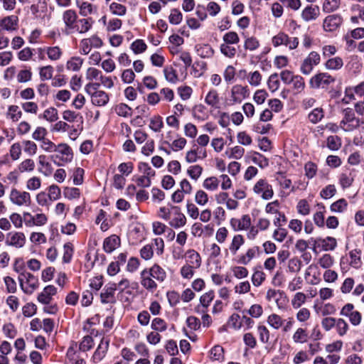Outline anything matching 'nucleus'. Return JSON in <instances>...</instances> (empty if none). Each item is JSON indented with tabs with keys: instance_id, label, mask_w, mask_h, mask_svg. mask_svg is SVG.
<instances>
[{
	"instance_id": "f257e3e1",
	"label": "nucleus",
	"mask_w": 364,
	"mask_h": 364,
	"mask_svg": "<svg viewBox=\"0 0 364 364\" xmlns=\"http://www.w3.org/2000/svg\"><path fill=\"white\" fill-rule=\"evenodd\" d=\"M167 274L159 264L154 263L151 267L144 269L140 272L141 285L148 291L154 292L158 288V284L165 282Z\"/></svg>"
},
{
	"instance_id": "f03ea898",
	"label": "nucleus",
	"mask_w": 364,
	"mask_h": 364,
	"mask_svg": "<svg viewBox=\"0 0 364 364\" xmlns=\"http://www.w3.org/2000/svg\"><path fill=\"white\" fill-rule=\"evenodd\" d=\"M73 155V149L68 144L60 143L50 158L55 165L63 166L72 161Z\"/></svg>"
},
{
	"instance_id": "7ed1b4c3",
	"label": "nucleus",
	"mask_w": 364,
	"mask_h": 364,
	"mask_svg": "<svg viewBox=\"0 0 364 364\" xmlns=\"http://www.w3.org/2000/svg\"><path fill=\"white\" fill-rule=\"evenodd\" d=\"M336 82L335 77L328 73H318L313 75L309 81L310 88L314 90H328Z\"/></svg>"
},
{
	"instance_id": "20e7f679",
	"label": "nucleus",
	"mask_w": 364,
	"mask_h": 364,
	"mask_svg": "<svg viewBox=\"0 0 364 364\" xmlns=\"http://www.w3.org/2000/svg\"><path fill=\"white\" fill-rule=\"evenodd\" d=\"M343 117L340 122V127L345 132H352L360 125V119L356 118L352 108H346L343 110Z\"/></svg>"
},
{
	"instance_id": "39448f33",
	"label": "nucleus",
	"mask_w": 364,
	"mask_h": 364,
	"mask_svg": "<svg viewBox=\"0 0 364 364\" xmlns=\"http://www.w3.org/2000/svg\"><path fill=\"white\" fill-rule=\"evenodd\" d=\"M18 281L22 291L27 294H33L39 286L38 279L28 272L18 276Z\"/></svg>"
},
{
	"instance_id": "423d86ee",
	"label": "nucleus",
	"mask_w": 364,
	"mask_h": 364,
	"mask_svg": "<svg viewBox=\"0 0 364 364\" xmlns=\"http://www.w3.org/2000/svg\"><path fill=\"white\" fill-rule=\"evenodd\" d=\"M321 62V56L316 51H311L301 62L300 72L304 75H310L314 66L318 65Z\"/></svg>"
},
{
	"instance_id": "0eeeda50",
	"label": "nucleus",
	"mask_w": 364,
	"mask_h": 364,
	"mask_svg": "<svg viewBox=\"0 0 364 364\" xmlns=\"http://www.w3.org/2000/svg\"><path fill=\"white\" fill-rule=\"evenodd\" d=\"M253 192L259 196L263 200H269L274 196V191L271 184L264 178L259 179L253 186Z\"/></svg>"
},
{
	"instance_id": "6e6552de",
	"label": "nucleus",
	"mask_w": 364,
	"mask_h": 364,
	"mask_svg": "<svg viewBox=\"0 0 364 364\" xmlns=\"http://www.w3.org/2000/svg\"><path fill=\"white\" fill-rule=\"evenodd\" d=\"M11 202L18 206H30L31 198L29 193L12 188L9 194Z\"/></svg>"
},
{
	"instance_id": "1a4fd4ad",
	"label": "nucleus",
	"mask_w": 364,
	"mask_h": 364,
	"mask_svg": "<svg viewBox=\"0 0 364 364\" xmlns=\"http://www.w3.org/2000/svg\"><path fill=\"white\" fill-rule=\"evenodd\" d=\"M168 224L174 228L183 227L186 223V218L178 206L171 205V215L168 219Z\"/></svg>"
},
{
	"instance_id": "9d476101",
	"label": "nucleus",
	"mask_w": 364,
	"mask_h": 364,
	"mask_svg": "<svg viewBox=\"0 0 364 364\" xmlns=\"http://www.w3.org/2000/svg\"><path fill=\"white\" fill-rule=\"evenodd\" d=\"M250 90L247 86L235 85L230 90V101L231 104H240L242 101L249 97Z\"/></svg>"
},
{
	"instance_id": "9b49d317",
	"label": "nucleus",
	"mask_w": 364,
	"mask_h": 364,
	"mask_svg": "<svg viewBox=\"0 0 364 364\" xmlns=\"http://www.w3.org/2000/svg\"><path fill=\"white\" fill-rule=\"evenodd\" d=\"M26 237L23 232L12 231L6 234L5 244L15 248H22L25 246Z\"/></svg>"
},
{
	"instance_id": "f8f14e48",
	"label": "nucleus",
	"mask_w": 364,
	"mask_h": 364,
	"mask_svg": "<svg viewBox=\"0 0 364 364\" xmlns=\"http://www.w3.org/2000/svg\"><path fill=\"white\" fill-rule=\"evenodd\" d=\"M355 307L353 304H346L341 310L340 315L348 317L353 326H358L362 320L361 314L354 310Z\"/></svg>"
},
{
	"instance_id": "ddd939ff",
	"label": "nucleus",
	"mask_w": 364,
	"mask_h": 364,
	"mask_svg": "<svg viewBox=\"0 0 364 364\" xmlns=\"http://www.w3.org/2000/svg\"><path fill=\"white\" fill-rule=\"evenodd\" d=\"M23 219L26 227L42 226L48 222V217L44 213L33 215L28 212H24Z\"/></svg>"
},
{
	"instance_id": "4468645a",
	"label": "nucleus",
	"mask_w": 364,
	"mask_h": 364,
	"mask_svg": "<svg viewBox=\"0 0 364 364\" xmlns=\"http://www.w3.org/2000/svg\"><path fill=\"white\" fill-rule=\"evenodd\" d=\"M18 17L16 15L0 18V33L6 31L13 32L18 28Z\"/></svg>"
},
{
	"instance_id": "2eb2a0df",
	"label": "nucleus",
	"mask_w": 364,
	"mask_h": 364,
	"mask_svg": "<svg viewBox=\"0 0 364 364\" xmlns=\"http://www.w3.org/2000/svg\"><path fill=\"white\" fill-rule=\"evenodd\" d=\"M343 22V18L339 14L327 16L323 22V28L325 31L333 32L336 31Z\"/></svg>"
},
{
	"instance_id": "dca6fc26",
	"label": "nucleus",
	"mask_w": 364,
	"mask_h": 364,
	"mask_svg": "<svg viewBox=\"0 0 364 364\" xmlns=\"http://www.w3.org/2000/svg\"><path fill=\"white\" fill-rule=\"evenodd\" d=\"M320 8L317 5L309 4L301 11V17L306 21H313L316 20L320 16Z\"/></svg>"
},
{
	"instance_id": "f3484780",
	"label": "nucleus",
	"mask_w": 364,
	"mask_h": 364,
	"mask_svg": "<svg viewBox=\"0 0 364 364\" xmlns=\"http://www.w3.org/2000/svg\"><path fill=\"white\" fill-rule=\"evenodd\" d=\"M230 223L235 231L247 230L251 225V218L249 215H243L240 218H232Z\"/></svg>"
},
{
	"instance_id": "a211bd4d",
	"label": "nucleus",
	"mask_w": 364,
	"mask_h": 364,
	"mask_svg": "<svg viewBox=\"0 0 364 364\" xmlns=\"http://www.w3.org/2000/svg\"><path fill=\"white\" fill-rule=\"evenodd\" d=\"M77 20V15L75 10L68 9L63 12V21L65 26V29L68 31V32L72 33L73 28H75V25Z\"/></svg>"
},
{
	"instance_id": "6ab92c4d",
	"label": "nucleus",
	"mask_w": 364,
	"mask_h": 364,
	"mask_svg": "<svg viewBox=\"0 0 364 364\" xmlns=\"http://www.w3.org/2000/svg\"><path fill=\"white\" fill-rule=\"evenodd\" d=\"M215 298V292L210 290L200 297V304L196 306V311L200 313H206L210 303Z\"/></svg>"
},
{
	"instance_id": "aec40b11",
	"label": "nucleus",
	"mask_w": 364,
	"mask_h": 364,
	"mask_svg": "<svg viewBox=\"0 0 364 364\" xmlns=\"http://www.w3.org/2000/svg\"><path fill=\"white\" fill-rule=\"evenodd\" d=\"M57 293V289L53 285L46 286L42 292L38 296V301L43 304H48L53 299V296Z\"/></svg>"
},
{
	"instance_id": "412c9836",
	"label": "nucleus",
	"mask_w": 364,
	"mask_h": 364,
	"mask_svg": "<svg viewBox=\"0 0 364 364\" xmlns=\"http://www.w3.org/2000/svg\"><path fill=\"white\" fill-rule=\"evenodd\" d=\"M117 290V284L114 283L110 286H106L100 294L101 301L104 304L114 303V293Z\"/></svg>"
},
{
	"instance_id": "4be33fe9",
	"label": "nucleus",
	"mask_w": 364,
	"mask_h": 364,
	"mask_svg": "<svg viewBox=\"0 0 364 364\" xmlns=\"http://www.w3.org/2000/svg\"><path fill=\"white\" fill-rule=\"evenodd\" d=\"M39 173L45 176H50L53 171L51 164L48 161L47 156L44 154L39 155L38 157Z\"/></svg>"
},
{
	"instance_id": "5701e85b",
	"label": "nucleus",
	"mask_w": 364,
	"mask_h": 364,
	"mask_svg": "<svg viewBox=\"0 0 364 364\" xmlns=\"http://www.w3.org/2000/svg\"><path fill=\"white\" fill-rule=\"evenodd\" d=\"M90 96L91 97L92 104L97 107L105 106L109 100V95L102 90L94 92L90 95Z\"/></svg>"
},
{
	"instance_id": "b1692460",
	"label": "nucleus",
	"mask_w": 364,
	"mask_h": 364,
	"mask_svg": "<svg viewBox=\"0 0 364 364\" xmlns=\"http://www.w3.org/2000/svg\"><path fill=\"white\" fill-rule=\"evenodd\" d=\"M315 245L321 247L324 251L334 250L337 246V241L333 237H326V238H317L314 241Z\"/></svg>"
},
{
	"instance_id": "393cba45",
	"label": "nucleus",
	"mask_w": 364,
	"mask_h": 364,
	"mask_svg": "<svg viewBox=\"0 0 364 364\" xmlns=\"http://www.w3.org/2000/svg\"><path fill=\"white\" fill-rule=\"evenodd\" d=\"M120 238L116 235H112L105 239L103 242L104 250L107 253H111L120 246Z\"/></svg>"
},
{
	"instance_id": "a878e982",
	"label": "nucleus",
	"mask_w": 364,
	"mask_h": 364,
	"mask_svg": "<svg viewBox=\"0 0 364 364\" xmlns=\"http://www.w3.org/2000/svg\"><path fill=\"white\" fill-rule=\"evenodd\" d=\"M186 264L198 269L201 265V257L194 250H188L186 253Z\"/></svg>"
},
{
	"instance_id": "bb28decb",
	"label": "nucleus",
	"mask_w": 364,
	"mask_h": 364,
	"mask_svg": "<svg viewBox=\"0 0 364 364\" xmlns=\"http://www.w3.org/2000/svg\"><path fill=\"white\" fill-rule=\"evenodd\" d=\"M258 252L259 247L257 246L249 248L246 251L245 254L239 256L237 263L243 265L248 264L251 260L255 257Z\"/></svg>"
},
{
	"instance_id": "cd10ccee",
	"label": "nucleus",
	"mask_w": 364,
	"mask_h": 364,
	"mask_svg": "<svg viewBox=\"0 0 364 364\" xmlns=\"http://www.w3.org/2000/svg\"><path fill=\"white\" fill-rule=\"evenodd\" d=\"M318 209L316 212L314 214V223L319 228H323L325 225V220L324 216L326 213V209L325 205L323 203L317 204Z\"/></svg>"
},
{
	"instance_id": "c85d7f7f",
	"label": "nucleus",
	"mask_w": 364,
	"mask_h": 364,
	"mask_svg": "<svg viewBox=\"0 0 364 364\" xmlns=\"http://www.w3.org/2000/svg\"><path fill=\"white\" fill-rule=\"evenodd\" d=\"M92 25V18H80L77 19L73 28V32L76 31L79 33H85L87 32Z\"/></svg>"
},
{
	"instance_id": "c756f323",
	"label": "nucleus",
	"mask_w": 364,
	"mask_h": 364,
	"mask_svg": "<svg viewBox=\"0 0 364 364\" xmlns=\"http://www.w3.org/2000/svg\"><path fill=\"white\" fill-rule=\"evenodd\" d=\"M245 237L240 234L235 235L229 245V250L232 255H235L240 248L245 244Z\"/></svg>"
},
{
	"instance_id": "7c9ffc66",
	"label": "nucleus",
	"mask_w": 364,
	"mask_h": 364,
	"mask_svg": "<svg viewBox=\"0 0 364 364\" xmlns=\"http://www.w3.org/2000/svg\"><path fill=\"white\" fill-rule=\"evenodd\" d=\"M197 54L203 58H210L214 55V50L209 44H198L196 46Z\"/></svg>"
},
{
	"instance_id": "2f4dec72",
	"label": "nucleus",
	"mask_w": 364,
	"mask_h": 364,
	"mask_svg": "<svg viewBox=\"0 0 364 364\" xmlns=\"http://www.w3.org/2000/svg\"><path fill=\"white\" fill-rule=\"evenodd\" d=\"M23 150L28 156H34L38 151V146L33 141L25 139L21 141Z\"/></svg>"
},
{
	"instance_id": "473e14b6",
	"label": "nucleus",
	"mask_w": 364,
	"mask_h": 364,
	"mask_svg": "<svg viewBox=\"0 0 364 364\" xmlns=\"http://www.w3.org/2000/svg\"><path fill=\"white\" fill-rule=\"evenodd\" d=\"M284 321H285L277 314H272L267 318V323L276 330L283 326Z\"/></svg>"
},
{
	"instance_id": "72a5a7b5",
	"label": "nucleus",
	"mask_w": 364,
	"mask_h": 364,
	"mask_svg": "<svg viewBox=\"0 0 364 364\" xmlns=\"http://www.w3.org/2000/svg\"><path fill=\"white\" fill-rule=\"evenodd\" d=\"M193 116L198 120L204 121L207 119L208 114L206 107L202 104L195 105L193 108Z\"/></svg>"
},
{
	"instance_id": "f704fd0d",
	"label": "nucleus",
	"mask_w": 364,
	"mask_h": 364,
	"mask_svg": "<svg viewBox=\"0 0 364 364\" xmlns=\"http://www.w3.org/2000/svg\"><path fill=\"white\" fill-rule=\"evenodd\" d=\"M36 167L34 161L32 159H26L23 160L17 167L19 173L32 172Z\"/></svg>"
},
{
	"instance_id": "c9c22d12",
	"label": "nucleus",
	"mask_w": 364,
	"mask_h": 364,
	"mask_svg": "<svg viewBox=\"0 0 364 364\" xmlns=\"http://www.w3.org/2000/svg\"><path fill=\"white\" fill-rule=\"evenodd\" d=\"M220 53L228 58H233L237 53V49L235 44H226L223 43L220 46Z\"/></svg>"
},
{
	"instance_id": "e433bc0d",
	"label": "nucleus",
	"mask_w": 364,
	"mask_h": 364,
	"mask_svg": "<svg viewBox=\"0 0 364 364\" xmlns=\"http://www.w3.org/2000/svg\"><path fill=\"white\" fill-rule=\"evenodd\" d=\"M348 203L345 198H341L333 203L330 206V210L333 213H341L347 210Z\"/></svg>"
},
{
	"instance_id": "4c0bfd02",
	"label": "nucleus",
	"mask_w": 364,
	"mask_h": 364,
	"mask_svg": "<svg viewBox=\"0 0 364 364\" xmlns=\"http://www.w3.org/2000/svg\"><path fill=\"white\" fill-rule=\"evenodd\" d=\"M265 279H266L265 273L259 269L255 268L254 272H253V274L252 275V278H251L252 284L255 287H258L260 285H262V284L264 282Z\"/></svg>"
},
{
	"instance_id": "58836bf2",
	"label": "nucleus",
	"mask_w": 364,
	"mask_h": 364,
	"mask_svg": "<svg viewBox=\"0 0 364 364\" xmlns=\"http://www.w3.org/2000/svg\"><path fill=\"white\" fill-rule=\"evenodd\" d=\"M291 85L292 89L297 94L301 93L306 87L305 80L302 76L299 75H296V77H294Z\"/></svg>"
},
{
	"instance_id": "ea45409f",
	"label": "nucleus",
	"mask_w": 364,
	"mask_h": 364,
	"mask_svg": "<svg viewBox=\"0 0 364 364\" xmlns=\"http://www.w3.org/2000/svg\"><path fill=\"white\" fill-rule=\"evenodd\" d=\"M219 102V95L215 90H210L205 97V102L212 107H217Z\"/></svg>"
},
{
	"instance_id": "a19ab883",
	"label": "nucleus",
	"mask_w": 364,
	"mask_h": 364,
	"mask_svg": "<svg viewBox=\"0 0 364 364\" xmlns=\"http://www.w3.org/2000/svg\"><path fill=\"white\" fill-rule=\"evenodd\" d=\"M308 333L303 328H298L293 334L292 339L295 343H304L308 340Z\"/></svg>"
},
{
	"instance_id": "79ce46f5",
	"label": "nucleus",
	"mask_w": 364,
	"mask_h": 364,
	"mask_svg": "<svg viewBox=\"0 0 364 364\" xmlns=\"http://www.w3.org/2000/svg\"><path fill=\"white\" fill-rule=\"evenodd\" d=\"M341 4V0H323L322 9L324 13H331L336 11Z\"/></svg>"
},
{
	"instance_id": "37998d69",
	"label": "nucleus",
	"mask_w": 364,
	"mask_h": 364,
	"mask_svg": "<svg viewBox=\"0 0 364 364\" xmlns=\"http://www.w3.org/2000/svg\"><path fill=\"white\" fill-rule=\"evenodd\" d=\"M220 180L215 176H210L205 178L203 183L205 189L210 191H215L218 188Z\"/></svg>"
},
{
	"instance_id": "c03bdc74",
	"label": "nucleus",
	"mask_w": 364,
	"mask_h": 364,
	"mask_svg": "<svg viewBox=\"0 0 364 364\" xmlns=\"http://www.w3.org/2000/svg\"><path fill=\"white\" fill-rule=\"evenodd\" d=\"M306 299L307 296L304 293L296 292L291 299V306L294 309H299L306 301Z\"/></svg>"
},
{
	"instance_id": "a18cd8bd",
	"label": "nucleus",
	"mask_w": 364,
	"mask_h": 364,
	"mask_svg": "<svg viewBox=\"0 0 364 364\" xmlns=\"http://www.w3.org/2000/svg\"><path fill=\"white\" fill-rule=\"evenodd\" d=\"M289 38V36L287 33L284 32H279L272 38V43L274 47H278L280 46H287Z\"/></svg>"
},
{
	"instance_id": "49530a36",
	"label": "nucleus",
	"mask_w": 364,
	"mask_h": 364,
	"mask_svg": "<svg viewBox=\"0 0 364 364\" xmlns=\"http://www.w3.org/2000/svg\"><path fill=\"white\" fill-rule=\"evenodd\" d=\"M114 110L115 113L120 117H128L132 116V108L124 103L117 105Z\"/></svg>"
},
{
	"instance_id": "de8ad7c7",
	"label": "nucleus",
	"mask_w": 364,
	"mask_h": 364,
	"mask_svg": "<svg viewBox=\"0 0 364 364\" xmlns=\"http://www.w3.org/2000/svg\"><path fill=\"white\" fill-rule=\"evenodd\" d=\"M324 117V111L321 107L314 109L308 115L309 120L312 124L319 122Z\"/></svg>"
},
{
	"instance_id": "09e8293b",
	"label": "nucleus",
	"mask_w": 364,
	"mask_h": 364,
	"mask_svg": "<svg viewBox=\"0 0 364 364\" xmlns=\"http://www.w3.org/2000/svg\"><path fill=\"white\" fill-rule=\"evenodd\" d=\"M354 181L352 173H342L339 176V183L343 189L349 188Z\"/></svg>"
},
{
	"instance_id": "8fccbe9b",
	"label": "nucleus",
	"mask_w": 364,
	"mask_h": 364,
	"mask_svg": "<svg viewBox=\"0 0 364 364\" xmlns=\"http://www.w3.org/2000/svg\"><path fill=\"white\" fill-rule=\"evenodd\" d=\"M343 65V61L341 57L330 58L325 63V67L328 70H339Z\"/></svg>"
},
{
	"instance_id": "3c124183",
	"label": "nucleus",
	"mask_w": 364,
	"mask_h": 364,
	"mask_svg": "<svg viewBox=\"0 0 364 364\" xmlns=\"http://www.w3.org/2000/svg\"><path fill=\"white\" fill-rule=\"evenodd\" d=\"M22 143H14L9 149L10 157L13 161H17L20 159L22 154Z\"/></svg>"
},
{
	"instance_id": "603ef678",
	"label": "nucleus",
	"mask_w": 364,
	"mask_h": 364,
	"mask_svg": "<svg viewBox=\"0 0 364 364\" xmlns=\"http://www.w3.org/2000/svg\"><path fill=\"white\" fill-rule=\"evenodd\" d=\"M164 127L163 119L159 115H155L150 119L149 128L154 132H161Z\"/></svg>"
},
{
	"instance_id": "864d4df0",
	"label": "nucleus",
	"mask_w": 364,
	"mask_h": 364,
	"mask_svg": "<svg viewBox=\"0 0 364 364\" xmlns=\"http://www.w3.org/2000/svg\"><path fill=\"white\" fill-rule=\"evenodd\" d=\"M302 266V262L296 257L290 259L288 261V271L291 273H298L300 272Z\"/></svg>"
},
{
	"instance_id": "5fc2aeb1",
	"label": "nucleus",
	"mask_w": 364,
	"mask_h": 364,
	"mask_svg": "<svg viewBox=\"0 0 364 364\" xmlns=\"http://www.w3.org/2000/svg\"><path fill=\"white\" fill-rule=\"evenodd\" d=\"M42 117L49 122H53L58 119V113L56 108L53 107L46 109L42 115Z\"/></svg>"
},
{
	"instance_id": "6e6d98bb",
	"label": "nucleus",
	"mask_w": 364,
	"mask_h": 364,
	"mask_svg": "<svg viewBox=\"0 0 364 364\" xmlns=\"http://www.w3.org/2000/svg\"><path fill=\"white\" fill-rule=\"evenodd\" d=\"M83 63V60L80 57L71 58L66 64L67 69L72 71H78Z\"/></svg>"
},
{
	"instance_id": "4d7b16f0",
	"label": "nucleus",
	"mask_w": 364,
	"mask_h": 364,
	"mask_svg": "<svg viewBox=\"0 0 364 364\" xmlns=\"http://www.w3.org/2000/svg\"><path fill=\"white\" fill-rule=\"evenodd\" d=\"M257 333L261 343L264 344L269 343L270 338V333L265 326L259 325L257 326Z\"/></svg>"
},
{
	"instance_id": "13d9d810",
	"label": "nucleus",
	"mask_w": 364,
	"mask_h": 364,
	"mask_svg": "<svg viewBox=\"0 0 364 364\" xmlns=\"http://www.w3.org/2000/svg\"><path fill=\"white\" fill-rule=\"evenodd\" d=\"M164 144H167L173 151H177L182 150L185 147L187 144V141L183 137H179L173 140L172 143H170L168 141H165Z\"/></svg>"
},
{
	"instance_id": "bf43d9fd",
	"label": "nucleus",
	"mask_w": 364,
	"mask_h": 364,
	"mask_svg": "<svg viewBox=\"0 0 364 364\" xmlns=\"http://www.w3.org/2000/svg\"><path fill=\"white\" fill-rule=\"evenodd\" d=\"M46 53L51 60H59L63 54L62 50L58 46L46 47Z\"/></svg>"
},
{
	"instance_id": "052dcab7",
	"label": "nucleus",
	"mask_w": 364,
	"mask_h": 364,
	"mask_svg": "<svg viewBox=\"0 0 364 364\" xmlns=\"http://www.w3.org/2000/svg\"><path fill=\"white\" fill-rule=\"evenodd\" d=\"M318 311H320L322 316L328 317L327 316L333 315L336 314V308L333 304L326 303L320 306L318 309L317 312H318Z\"/></svg>"
},
{
	"instance_id": "680f3d73",
	"label": "nucleus",
	"mask_w": 364,
	"mask_h": 364,
	"mask_svg": "<svg viewBox=\"0 0 364 364\" xmlns=\"http://www.w3.org/2000/svg\"><path fill=\"white\" fill-rule=\"evenodd\" d=\"M303 279L301 277H294L287 285V290L294 292L302 288Z\"/></svg>"
},
{
	"instance_id": "e2e57ef3",
	"label": "nucleus",
	"mask_w": 364,
	"mask_h": 364,
	"mask_svg": "<svg viewBox=\"0 0 364 364\" xmlns=\"http://www.w3.org/2000/svg\"><path fill=\"white\" fill-rule=\"evenodd\" d=\"M223 41L226 44L237 45L240 42V37L235 31H228L223 35Z\"/></svg>"
},
{
	"instance_id": "0e129e2a",
	"label": "nucleus",
	"mask_w": 364,
	"mask_h": 364,
	"mask_svg": "<svg viewBox=\"0 0 364 364\" xmlns=\"http://www.w3.org/2000/svg\"><path fill=\"white\" fill-rule=\"evenodd\" d=\"M336 332L340 336H345L348 329L349 326L347 322L341 318H337L336 325H335Z\"/></svg>"
},
{
	"instance_id": "69168bd1",
	"label": "nucleus",
	"mask_w": 364,
	"mask_h": 364,
	"mask_svg": "<svg viewBox=\"0 0 364 364\" xmlns=\"http://www.w3.org/2000/svg\"><path fill=\"white\" fill-rule=\"evenodd\" d=\"M280 85V82L279 80L278 74L277 73H273L272 74L267 81V86L269 90L272 92H274L277 91Z\"/></svg>"
},
{
	"instance_id": "338daca9",
	"label": "nucleus",
	"mask_w": 364,
	"mask_h": 364,
	"mask_svg": "<svg viewBox=\"0 0 364 364\" xmlns=\"http://www.w3.org/2000/svg\"><path fill=\"white\" fill-rule=\"evenodd\" d=\"M7 115L13 122H17L22 116V112L17 105H10L8 108Z\"/></svg>"
},
{
	"instance_id": "774afa93",
	"label": "nucleus",
	"mask_w": 364,
	"mask_h": 364,
	"mask_svg": "<svg viewBox=\"0 0 364 364\" xmlns=\"http://www.w3.org/2000/svg\"><path fill=\"white\" fill-rule=\"evenodd\" d=\"M203 167L200 165L191 166L188 170V175L193 180L197 181L203 173Z\"/></svg>"
}]
</instances>
